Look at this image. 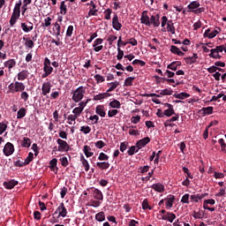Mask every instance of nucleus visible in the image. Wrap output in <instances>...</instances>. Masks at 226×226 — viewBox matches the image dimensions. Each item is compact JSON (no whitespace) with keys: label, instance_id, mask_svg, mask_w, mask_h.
Listing matches in <instances>:
<instances>
[{"label":"nucleus","instance_id":"1","mask_svg":"<svg viewBox=\"0 0 226 226\" xmlns=\"http://www.w3.org/2000/svg\"><path fill=\"white\" fill-rule=\"evenodd\" d=\"M188 12L195 13V15H199L200 13H204L206 11V8L200 7V2L192 1L187 5Z\"/></svg>","mask_w":226,"mask_h":226},{"label":"nucleus","instance_id":"2","mask_svg":"<svg viewBox=\"0 0 226 226\" xmlns=\"http://www.w3.org/2000/svg\"><path fill=\"white\" fill-rule=\"evenodd\" d=\"M9 93H22V91L26 90V85L22 82L16 81L15 83H11L8 86Z\"/></svg>","mask_w":226,"mask_h":226},{"label":"nucleus","instance_id":"3","mask_svg":"<svg viewBox=\"0 0 226 226\" xmlns=\"http://www.w3.org/2000/svg\"><path fill=\"white\" fill-rule=\"evenodd\" d=\"M84 94H86V87L83 86L78 87L75 91L72 92V100L75 103H79L84 98Z\"/></svg>","mask_w":226,"mask_h":226},{"label":"nucleus","instance_id":"4","mask_svg":"<svg viewBox=\"0 0 226 226\" xmlns=\"http://www.w3.org/2000/svg\"><path fill=\"white\" fill-rule=\"evenodd\" d=\"M3 151L5 156H11V154L15 153V147L11 142H7Z\"/></svg>","mask_w":226,"mask_h":226},{"label":"nucleus","instance_id":"5","mask_svg":"<svg viewBox=\"0 0 226 226\" xmlns=\"http://www.w3.org/2000/svg\"><path fill=\"white\" fill-rule=\"evenodd\" d=\"M56 143L58 144L57 151H59L60 153H63V151H68L70 149V145H68V142L61 139H58L56 140Z\"/></svg>","mask_w":226,"mask_h":226},{"label":"nucleus","instance_id":"6","mask_svg":"<svg viewBox=\"0 0 226 226\" xmlns=\"http://www.w3.org/2000/svg\"><path fill=\"white\" fill-rule=\"evenodd\" d=\"M58 217L62 216V218L66 217V215H68V210H66V207H64V203H60L59 207L56 208L55 215H57Z\"/></svg>","mask_w":226,"mask_h":226},{"label":"nucleus","instance_id":"7","mask_svg":"<svg viewBox=\"0 0 226 226\" xmlns=\"http://www.w3.org/2000/svg\"><path fill=\"white\" fill-rule=\"evenodd\" d=\"M150 142L151 139L149 137H145L137 141L136 147L138 149H142V147H146V146H147V144H149Z\"/></svg>","mask_w":226,"mask_h":226},{"label":"nucleus","instance_id":"8","mask_svg":"<svg viewBox=\"0 0 226 226\" xmlns=\"http://www.w3.org/2000/svg\"><path fill=\"white\" fill-rule=\"evenodd\" d=\"M87 6H92V9L88 11V17H96L98 15V10L96 9V4L94 1L87 4Z\"/></svg>","mask_w":226,"mask_h":226},{"label":"nucleus","instance_id":"9","mask_svg":"<svg viewBox=\"0 0 226 226\" xmlns=\"http://www.w3.org/2000/svg\"><path fill=\"white\" fill-rule=\"evenodd\" d=\"M149 16L147 15V11H144L141 13L140 22L141 24H144L145 26H147L148 27L151 26Z\"/></svg>","mask_w":226,"mask_h":226},{"label":"nucleus","instance_id":"10","mask_svg":"<svg viewBox=\"0 0 226 226\" xmlns=\"http://www.w3.org/2000/svg\"><path fill=\"white\" fill-rule=\"evenodd\" d=\"M17 185H19V181L15 179H11L7 182H4V188H6V190H13V188H15Z\"/></svg>","mask_w":226,"mask_h":226},{"label":"nucleus","instance_id":"11","mask_svg":"<svg viewBox=\"0 0 226 226\" xmlns=\"http://www.w3.org/2000/svg\"><path fill=\"white\" fill-rule=\"evenodd\" d=\"M51 87H52V83H50V81L44 82L42 84V87H41L42 95L47 96V94H49V93H50Z\"/></svg>","mask_w":226,"mask_h":226},{"label":"nucleus","instance_id":"12","mask_svg":"<svg viewBox=\"0 0 226 226\" xmlns=\"http://www.w3.org/2000/svg\"><path fill=\"white\" fill-rule=\"evenodd\" d=\"M19 17H20V12L17 11H13L11 19L9 21L11 27H13V26L17 24V20H19Z\"/></svg>","mask_w":226,"mask_h":226},{"label":"nucleus","instance_id":"13","mask_svg":"<svg viewBox=\"0 0 226 226\" xmlns=\"http://www.w3.org/2000/svg\"><path fill=\"white\" fill-rule=\"evenodd\" d=\"M112 26L116 31H121V27H123V25L119 22V17H117V14H115L113 17Z\"/></svg>","mask_w":226,"mask_h":226},{"label":"nucleus","instance_id":"14","mask_svg":"<svg viewBox=\"0 0 226 226\" xmlns=\"http://www.w3.org/2000/svg\"><path fill=\"white\" fill-rule=\"evenodd\" d=\"M150 26H154V27H160V14L152 15L150 17Z\"/></svg>","mask_w":226,"mask_h":226},{"label":"nucleus","instance_id":"15","mask_svg":"<svg viewBox=\"0 0 226 226\" xmlns=\"http://www.w3.org/2000/svg\"><path fill=\"white\" fill-rule=\"evenodd\" d=\"M21 29L24 33H31L34 29V26L31 21H28V25L26 23H21Z\"/></svg>","mask_w":226,"mask_h":226},{"label":"nucleus","instance_id":"16","mask_svg":"<svg viewBox=\"0 0 226 226\" xmlns=\"http://www.w3.org/2000/svg\"><path fill=\"white\" fill-rule=\"evenodd\" d=\"M4 66L5 68H8L9 72H11V69L15 68L17 66V61H15V59H13V58L9 59L8 61H5L4 63Z\"/></svg>","mask_w":226,"mask_h":226},{"label":"nucleus","instance_id":"17","mask_svg":"<svg viewBox=\"0 0 226 226\" xmlns=\"http://www.w3.org/2000/svg\"><path fill=\"white\" fill-rule=\"evenodd\" d=\"M93 197L96 199V200H103V193L100 189L92 188Z\"/></svg>","mask_w":226,"mask_h":226},{"label":"nucleus","instance_id":"18","mask_svg":"<svg viewBox=\"0 0 226 226\" xmlns=\"http://www.w3.org/2000/svg\"><path fill=\"white\" fill-rule=\"evenodd\" d=\"M175 218H176V214L167 212L166 215H162L161 220L168 221L170 223H172V222H174Z\"/></svg>","mask_w":226,"mask_h":226},{"label":"nucleus","instance_id":"19","mask_svg":"<svg viewBox=\"0 0 226 226\" xmlns=\"http://www.w3.org/2000/svg\"><path fill=\"white\" fill-rule=\"evenodd\" d=\"M198 58H199V55H197L196 53H193L192 56L185 57L184 60L186 63V64H194V63H197Z\"/></svg>","mask_w":226,"mask_h":226},{"label":"nucleus","instance_id":"20","mask_svg":"<svg viewBox=\"0 0 226 226\" xmlns=\"http://www.w3.org/2000/svg\"><path fill=\"white\" fill-rule=\"evenodd\" d=\"M151 188L154 190V192H158V193H163L165 192V185L160 183L152 185Z\"/></svg>","mask_w":226,"mask_h":226},{"label":"nucleus","instance_id":"21","mask_svg":"<svg viewBox=\"0 0 226 226\" xmlns=\"http://www.w3.org/2000/svg\"><path fill=\"white\" fill-rule=\"evenodd\" d=\"M49 169L51 172H55V174H57V170H59V168H57V159L54 158L49 162Z\"/></svg>","mask_w":226,"mask_h":226},{"label":"nucleus","instance_id":"22","mask_svg":"<svg viewBox=\"0 0 226 226\" xmlns=\"http://www.w3.org/2000/svg\"><path fill=\"white\" fill-rule=\"evenodd\" d=\"M95 114H98L101 117H105L107 113L105 112V106L104 105H98L95 108Z\"/></svg>","mask_w":226,"mask_h":226},{"label":"nucleus","instance_id":"23","mask_svg":"<svg viewBox=\"0 0 226 226\" xmlns=\"http://www.w3.org/2000/svg\"><path fill=\"white\" fill-rule=\"evenodd\" d=\"M166 201V208L170 209L174 206V201L176 200V197L173 195H170L169 198L164 199Z\"/></svg>","mask_w":226,"mask_h":226},{"label":"nucleus","instance_id":"24","mask_svg":"<svg viewBox=\"0 0 226 226\" xmlns=\"http://www.w3.org/2000/svg\"><path fill=\"white\" fill-rule=\"evenodd\" d=\"M109 96H111V94L108 92L106 93H101L99 94L94 95V101L98 102L100 100H105V98H109Z\"/></svg>","mask_w":226,"mask_h":226},{"label":"nucleus","instance_id":"25","mask_svg":"<svg viewBox=\"0 0 226 226\" xmlns=\"http://www.w3.org/2000/svg\"><path fill=\"white\" fill-rule=\"evenodd\" d=\"M213 107L212 106H208V107H206V108H202L200 110V114H202V116H211V114H213Z\"/></svg>","mask_w":226,"mask_h":226},{"label":"nucleus","instance_id":"26","mask_svg":"<svg viewBox=\"0 0 226 226\" xmlns=\"http://www.w3.org/2000/svg\"><path fill=\"white\" fill-rule=\"evenodd\" d=\"M26 49H34V41L29 37H23Z\"/></svg>","mask_w":226,"mask_h":226},{"label":"nucleus","instance_id":"27","mask_svg":"<svg viewBox=\"0 0 226 226\" xmlns=\"http://www.w3.org/2000/svg\"><path fill=\"white\" fill-rule=\"evenodd\" d=\"M29 77V71L22 70L18 73V80H26Z\"/></svg>","mask_w":226,"mask_h":226},{"label":"nucleus","instance_id":"28","mask_svg":"<svg viewBox=\"0 0 226 226\" xmlns=\"http://www.w3.org/2000/svg\"><path fill=\"white\" fill-rule=\"evenodd\" d=\"M170 50L172 54H175L177 56H185V53L181 51V49L177 48V46H174V45L170 46Z\"/></svg>","mask_w":226,"mask_h":226},{"label":"nucleus","instance_id":"29","mask_svg":"<svg viewBox=\"0 0 226 226\" xmlns=\"http://www.w3.org/2000/svg\"><path fill=\"white\" fill-rule=\"evenodd\" d=\"M96 167H98V169H100V170H107V169H109V167H110V163L108 162H98L95 163Z\"/></svg>","mask_w":226,"mask_h":226},{"label":"nucleus","instance_id":"30","mask_svg":"<svg viewBox=\"0 0 226 226\" xmlns=\"http://www.w3.org/2000/svg\"><path fill=\"white\" fill-rule=\"evenodd\" d=\"M120 83L119 81H114V82H110L108 83V87H109V88L106 91V93H112V91H114V89H117V87H119Z\"/></svg>","mask_w":226,"mask_h":226},{"label":"nucleus","instance_id":"31","mask_svg":"<svg viewBox=\"0 0 226 226\" xmlns=\"http://www.w3.org/2000/svg\"><path fill=\"white\" fill-rule=\"evenodd\" d=\"M83 153L87 156V158H91L93 154H94V152H91V147L85 145L83 147Z\"/></svg>","mask_w":226,"mask_h":226},{"label":"nucleus","instance_id":"32","mask_svg":"<svg viewBox=\"0 0 226 226\" xmlns=\"http://www.w3.org/2000/svg\"><path fill=\"white\" fill-rule=\"evenodd\" d=\"M167 31L171 34H176V26H174L172 19H170L169 23L167 24Z\"/></svg>","mask_w":226,"mask_h":226},{"label":"nucleus","instance_id":"33","mask_svg":"<svg viewBox=\"0 0 226 226\" xmlns=\"http://www.w3.org/2000/svg\"><path fill=\"white\" fill-rule=\"evenodd\" d=\"M203 36L204 38H208L209 40H212V38H215V36H216V34H215L214 30L211 32V28H207L203 34Z\"/></svg>","mask_w":226,"mask_h":226},{"label":"nucleus","instance_id":"34","mask_svg":"<svg viewBox=\"0 0 226 226\" xmlns=\"http://www.w3.org/2000/svg\"><path fill=\"white\" fill-rule=\"evenodd\" d=\"M174 98H177L178 100H185V98H190V94L186 92H182L180 94H173Z\"/></svg>","mask_w":226,"mask_h":226},{"label":"nucleus","instance_id":"35","mask_svg":"<svg viewBox=\"0 0 226 226\" xmlns=\"http://www.w3.org/2000/svg\"><path fill=\"white\" fill-rule=\"evenodd\" d=\"M80 162H82L83 167L85 168L86 172H89V162L84 157V155H81Z\"/></svg>","mask_w":226,"mask_h":226},{"label":"nucleus","instance_id":"36","mask_svg":"<svg viewBox=\"0 0 226 226\" xmlns=\"http://www.w3.org/2000/svg\"><path fill=\"white\" fill-rule=\"evenodd\" d=\"M21 147H31V139L29 138H23V139L21 140Z\"/></svg>","mask_w":226,"mask_h":226},{"label":"nucleus","instance_id":"37","mask_svg":"<svg viewBox=\"0 0 226 226\" xmlns=\"http://www.w3.org/2000/svg\"><path fill=\"white\" fill-rule=\"evenodd\" d=\"M109 107H111V109H121V102L114 99L109 102Z\"/></svg>","mask_w":226,"mask_h":226},{"label":"nucleus","instance_id":"38","mask_svg":"<svg viewBox=\"0 0 226 226\" xmlns=\"http://www.w3.org/2000/svg\"><path fill=\"white\" fill-rule=\"evenodd\" d=\"M26 112L27 111L26 110V108L19 109L17 113V119H22L23 117H26Z\"/></svg>","mask_w":226,"mask_h":226},{"label":"nucleus","instance_id":"39","mask_svg":"<svg viewBox=\"0 0 226 226\" xmlns=\"http://www.w3.org/2000/svg\"><path fill=\"white\" fill-rule=\"evenodd\" d=\"M97 222H105V212H99L95 215Z\"/></svg>","mask_w":226,"mask_h":226},{"label":"nucleus","instance_id":"40","mask_svg":"<svg viewBox=\"0 0 226 226\" xmlns=\"http://www.w3.org/2000/svg\"><path fill=\"white\" fill-rule=\"evenodd\" d=\"M208 204H210V206H215V204H216V201L213 199L205 200L203 202V207H209Z\"/></svg>","mask_w":226,"mask_h":226},{"label":"nucleus","instance_id":"41","mask_svg":"<svg viewBox=\"0 0 226 226\" xmlns=\"http://www.w3.org/2000/svg\"><path fill=\"white\" fill-rule=\"evenodd\" d=\"M133 80H135V77H129L125 79L124 86H126L127 87L130 86H133Z\"/></svg>","mask_w":226,"mask_h":226},{"label":"nucleus","instance_id":"42","mask_svg":"<svg viewBox=\"0 0 226 226\" xmlns=\"http://www.w3.org/2000/svg\"><path fill=\"white\" fill-rule=\"evenodd\" d=\"M66 11H68L66 4H64V1H62L60 4V13L61 15H66Z\"/></svg>","mask_w":226,"mask_h":226},{"label":"nucleus","instance_id":"43","mask_svg":"<svg viewBox=\"0 0 226 226\" xmlns=\"http://www.w3.org/2000/svg\"><path fill=\"white\" fill-rule=\"evenodd\" d=\"M79 132H81L85 135H87V133H91V127H89L88 125H83L80 127Z\"/></svg>","mask_w":226,"mask_h":226},{"label":"nucleus","instance_id":"44","mask_svg":"<svg viewBox=\"0 0 226 226\" xmlns=\"http://www.w3.org/2000/svg\"><path fill=\"white\" fill-rule=\"evenodd\" d=\"M223 49H224L223 45L217 46V47H215V49H212L210 50V53L220 54V52H223Z\"/></svg>","mask_w":226,"mask_h":226},{"label":"nucleus","instance_id":"45","mask_svg":"<svg viewBox=\"0 0 226 226\" xmlns=\"http://www.w3.org/2000/svg\"><path fill=\"white\" fill-rule=\"evenodd\" d=\"M172 93H174V90H171L170 88H166L163 89L160 92V94H162V96H170V94H172Z\"/></svg>","mask_w":226,"mask_h":226},{"label":"nucleus","instance_id":"46","mask_svg":"<svg viewBox=\"0 0 226 226\" xmlns=\"http://www.w3.org/2000/svg\"><path fill=\"white\" fill-rule=\"evenodd\" d=\"M142 209H149V211L153 210V207L149 206V201L147 199H145L142 202Z\"/></svg>","mask_w":226,"mask_h":226},{"label":"nucleus","instance_id":"47","mask_svg":"<svg viewBox=\"0 0 226 226\" xmlns=\"http://www.w3.org/2000/svg\"><path fill=\"white\" fill-rule=\"evenodd\" d=\"M34 158V154H33V152H30L28 154V156L25 159V165H29L30 162H33V159Z\"/></svg>","mask_w":226,"mask_h":226},{"label":"nucleus","instance_id":"48","mask_svg":"<svg viewBox=\"0 0 226 226\" xmlns=\"http://www.w3.org/2000/svg\"><path fill=\"white\" fill-rule=\"evenodd\" d=\"M79 118V117L75 116V115H69L67 117V119H68V124H75V121H77V119Z\"/></svg>","mask_w":226,"mask_h":226},{"label":"nucleus","instance_id":"49","mask_svg":"<svg viewBox=\"0 0 226 226\" xmlns=\"http://www.w3.org/2000/svg\"><path fill=\"white\" fill-rule=\"evenodd\" d=\"M87 119L92 121V124H98V121H100V117L98 115L90 116Z\"/></svg>","mask_w":226,"mask_h":226},{"label":"nucleus","instance_id":"50","mask_svg":"<svg viewBox=\"0 0 226 226\" xmlns=\"http://www.w3.org/2000/svg\"><path fill=\"white\" fill-rule=\"evenodd\" d=\"M139 148L137 149V147L132 146L130 147V149L127 151L129 156H133V154H135V153H139Z\"/></svg>","mask_w":226,"mask_h":226},{"label":"nucleus","instance_id":"51","mask_svg":"<svg viewBox=\"0 0 226 226\" xmlns=\"http://www.w3.org/2000/svg\"><path fill=\"white\" fill-rule=\"evenodd\" d=\"M174 114H176L174 108L164 110V116H167V117H170L171 116H174Z\"/></svg>","mask_w":226,"mask_h":226},{"label":"nucleus","instance_id":"52","mask_svg":"<svg viewBox=\"0 0 226 226\" xmlns=\"http://www.w3.org/2000/svg\"><path fill=\"white\" fill-rule=\"evenodd\" d=\"M98 160L100 162H107L109 160V155H107L105 153L102 152L99 154Z\"/></svg>","mask_w":226,"mask_h":226},{"label":"nucleus","instance_id":"53","mask_svg":"<svg viewBox=\"0 0 226 226\" xmlns=\"http://www.w3.org/2000/svg\"><path fill=\"white\" fill-rule=\"evenodd\" d=\"M31 3H33V0H23V13H26V11H27V5L31 4Z\"/></svg>","mask_w":226,"mask_h":226},{"label":"nucleus","instance_id":"54","mask_svg":"<svg viewBox=\"0 0 226 226\" xmlns=\"http://www.w3.org/2000/svg\"><path fill=\"white\" fill-rule=\"evenodd\" d=\"M52 19L50 17H48L44 19V23H42V27H50Z\"/></svg>","mask_w":226,"mask_h":226},{"label":"nucleus","instance_id":"55","mask_svg":"<svg viewBox=\"0 0 226 226\" xmlns=\"http://www.w3.org/2000/svg\"><path fill=\"white\" fill-rule=\"evenodd\" d=\"M170 21V20H169V18H167V16H162L161 19V26L165 27Z\"/></svg>","mask_w":226,"mask_h":226},{"label":"nucleus","instance_id":"56","mask_svg":"<svg viewBox=\"0 0 226 226\" xmlns=\"http://www.w3.org/2000/svg\"><path fill=\"white\" fill-rule=\"evenodd\" d=\"M84 109H82V108H75L73 110H72V114L76 116V117H79V116L82 114Z\"/></svg>","mask_w":226,"mask_h":226},{"label":"nucleus","instance_id":"57","mask_svg":"<svg viewBox=\"0 0 226 226\" xmlns=\"http://www.w3.org/2000/svg\"><path fill=\"white\" fill-rule=\"evenodd\" d=\"M94 146L95 147H97V149H103L106 144L105 142H103V140H98L97 142H95Z\"/></svg>","mask_w":226,"mask_h":226},{"label":"nucleus","instance_id":"58","mask_svg":"<svg viewBox=\"0 0 226 226\" xmlns=\"http://www.w3.org/2000/svg\"><path fill=\"white\" fill-rule=\"evenodd\" d=\"M182 204H190V194H185L181 199Z\"/></svg>","mask_w":226,"mask_h":226},{"label":"nucleus","instance_id":"59","mask_svg":"<svg viewBox=\"0 0 226 226\" xmlns=\"http://www.w3.org/2000/svg\"><path fill=\"white\" fill-rule=\"evenodd\" d=\"M119 114V110L117 109H110L108 111V116L109 117H114Z\"/></svg>","mask_w":226,"mask_h":226},{"label":"nucleus","instance_id":"60","mask_svg":"<svg viewBox=\"0 0 226 226\" xmlns=\"http://www.w3.org/2000/svg\"><path fill=\"white\" fill-rule=\"evenodd\" d=\"M124 56V51H123L120 48H117V59L118 61H121V59H123Z\"/></svg>","mask_w":226,"mask_h":226},{"label":"nucleus","instance_id":"61","mask_svg":"<svg viewBox=\"0 0 226 226\" xmlns=\"http://www.w3.org/2000/svg\"><path fill=\"white\" fill-rule=\"evenodd\" d=\"M110 15H112V10L111 9H107L104 11V19L106 20H110Z\"/></svg>","mask_w":226,"mask_h":226},{"label":"nucleus","instance_id":"62","mask_svg":"<svg viewBox=\"0 0 226 226\" xmlns=\"http://www.w3.org/2000/svg\"><path fill=\"white\" fill-rule=\"evenodd\" d=\"M20 98H21V100L27 102V100H29V94H27V92L23 90L20 94Z\"/></svg>","mask_w":226,"mask_h":226},{"label":"nucleus","instance_id":"63","mask_svg":"<svg viewBox=\"0 0 226 226\" xmlns=\"http://www.w3.org/2000/svg\"><path fill=\"white\" fill-rule=\"evenodd\" d=\"M72 34H73V26H69L66 31V36L67 38H71Z\"/></svg>","mask_w":226,"mask_h":226},{"label":"nucleus","instance_id":"64","mask_svg":"<svg viewBox=\"0 0 226 226\" xmlns=\"http://www.w3.org/2000/svg\"><path fill=\"white\" fill-rule=\"evenodd\" d=\"M132 64H139V66H146V62L139 59H135L132 61Z\"/></svg>","mask_w":226,"mask_h":226}]
</instances>
